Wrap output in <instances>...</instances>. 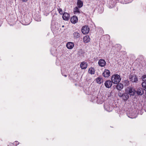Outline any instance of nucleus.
<instances>
[{
	"instance_id": "1",
	"label": "nucleus",
	"mask_w": 146,
	"mask_h": 146,
	"mask_svg": "<svg viewBox=\"0 0 146 146\" xmlns=\"http://www.w3.org/2000/svg\"><path fill=\"white\" fill-rule=\"evenodd\" d=\"M121 80L120 76L117 74L112 75L111 77V81L114 84H117L121 81Z\"/></svg>"
},
{
	"instance_id": "2",
	"label": "nucleus",
	"mask_w": 146,
	"mask_h": 146,
	"mask_svg": "<svg viewBox=\"0 0 146 146\" xmlns=\"http://www.w3.org/2000/svg\"><path fill=\"white\" fill-rule=\"evenodd\" d=\"M104 108L105 110L108 112L112 111L113 109V108L111 105L108 104H105L104 105Z\"/></svg>"
},
{
	"instance_id": "3",
	"label": "nucleus",
	"mask_w": 146,
	"mask_h": 146,
	"mask_svg": "<svg viewBox=\"0 0 146 146\" xmlns=\"http://www.w3.org/2000/svg\"><path fill=\"white\" fill-rule=\"evenodd\" d=\"M90 31V29L88 26H83L81 30L82 33L84 34L88 33Z\"/></svg>"
},
{
	"instance_id": "4",
	"label": "nucleus",
	"mask_w": 146,
	"mask_h": 146,
	"mask_svg": "<svg viewBox=\"0 0 146 146\" xmlns=\"http://www.w3.org/2000/svg\"><path fill=\"white\" fill-rule=\"evenodd\" d=\"M110 72L108 70L105 69L102 74V75L104 77L107 78L110 76Z\"/></svg>"
},
{
	"instance_id": "5",
	"label": "nucleus",
	"mask_w": 146,
	"mask_h": 146,
	"mask_svg": "<svg viewBox=\"0 0 146 146\" xmlns=\"http://www.w3.org/2000/svg\"><path fill=\"white\" fill-rule=\"evenodd\" d=\"M136 91L132 88H129L127 91V93L131 96H133L135 94Z\"/></svg>"
},
{
	"instance_id": "6",
	"label": "nucleus",
	"mask_w": 146,
	"mask_h": 146,
	"mask_svg": "<svg viewBox=\"0 0 146 146\" xmlns=\"http://www.w3.org/2000/svg\"><path fill=\"white\" fill-rule=\"evenodd\" d=\"M112 83L111 81L109 80H107L105 82V86L106 88H110L112 86Z\"/></svg>"
},
{
	"instance_id": "7",
	"label": "nucleus",
	"mask_w": 146,
	"mask_h": 146,
	"mask_svg": "<svg viewBox=\"0 0 146 146\" xmlns=\"http://www.w3.org/2000/svg\"><path fill=\"white\" fill-rule=\"evenodd\" d=\"M80 31L74 32L73 34L74 38V39L80 38Z\"/></svg>"
},
{
	"instance_id": "8",
	"label": "nucleus",
	"mask_w": 146,
	"mask_h": 146,
	"mask_svg": "<svg viewBox=\"0 0 146 146\" xmlns=\"http://www.w3.org/2000/svg\"><path fill=\"white\" fill-rule=\"evenodd\" d=\"M116 86V89L119 91H121L123 88V84L121 83H118Z\"/></svg>"
},
{
	"instance_id": "9",
	"label": "nucleus",
	"mask_w": 146,
	"mask_h": 146,
	"mask_svg": "<svg viewBox=\"0 0 146 146\" xmlns=\"http://www.w3.org/2000/svg\"><path fill=\"white\" fill-rule=\"evenodd\" d=\"M106 62L103 59H100L99 60L98 64L101 67H104L106 65Z\"/></svg>"
},
{
	"instance_id": "10",
	"label": "nucleus",
	"mask_w": 146,
	"mask_h": 146,
	"mask_svg": "<svg viewBox=\"0 0 146 146\" xmlns=\"http://www.w3.org/2000/svg\"><path fill=\"white\" fill-rule=\"evenodd\" d=\"M78 21V17L75 15L73 16L70 18V21L73 24H74L76 23Z\"/></svg>"
},
{
	"instance_id": "11",
	"label": "nucleus",
	"mask_w": 146,
	"mask_h": 146,
	"mask_svg": "<svg viewBox=\"0 0 146 146\" xmlns=\"http://www.w3.org/2000/svg\"><path fill=\"white\" fill-rule=\"evenodd\" d=\"M144 90L142 88H139L137 89V90L136 91V92L137 95L141 96L144 94Z\"/></svg>"
},
{
	"instance_id": "12",
	"label": "nucleus",
	"mask_w": 146,
	"mask_h": 146,
	"mask_svg": "<svg viewBox=\"0 0 146 146\" xmlns=\"http://www.w3.org/2000/svg\"><path fill=\"white\" fill-rule=\"evenodd\" d=\"M62 18L64 20H68L70 19V15L68 13L64 12L63 14Z\"/></svg>"
},
{
	"instance_id": "13",
	"label": "nucleus",
	"mask_w": 146,
	"mask_h": 146,
	"mask_svg": "<svg viewBox=\"0 0 146 146\" xmlns=\"http://www.w3.org/2000/svg\"><path fill=\"white\" fill-rule=\"evenodd\" d=\"M66 46L68 49H71L74 46V44L73 42H68L66 44Z\"/></svg>"
},
{
	"instance_id": "14",
	"label": "nucleus",
	"mask_w": 146,
	"mask_h": 146,
	"mask_svg": "<svg viewBox=\"0 0 146 146\" xmlns=\"http://www.w3.org/2000/svg\"><path fill=\"white\" fill-rule=\"evenodd\" d=\"M130 78L131 80L133 82H136L138 81V78L136 75H133L131 76Z\"/></svg>"
},
{
	"instance_id": "15",
	"label": "nucleus",
	"mask_w": 146,
	"mask_h": 146,
	"mask_svg": "<svg viewBox=\"0 0 146 146\" xmlns=\"http://www.w3.org/2000/svg\"><path fill=\"white\" fill-rule=\"evenodd\" d=\"M129 98V95L127 93H124L122 99L125 101L127 100Z\"/></svg>"
},
{
	"instance_id": "16",
	"label": "nucleus",
	"mask_w": 146,
	"mask_h": 146,
	"mask_svg": "<svg viewBox=\"0 0 146 146\" xmlns=\"http://www.w3.org/2000/svg\"><path fill=\"white\" fill-rule=\"evenodd\" d=\"M80 67L82 69H86L87 67V63L85 62H83L80 64Z\"/></svg>"
},
{
	"instance_id": "17",
	"label": "nucleus",
	"mask_w": 146,
	"mask_h": 146,
	"mask_svg": "<svg viewBox=\"0 0 146 146\" xmlns=\"http://www.w3.org/2000/svg\"><path fill=\"white\" fill-rule=\"evenodd\" d=\"M83 40L84 43H87L90 41V38L89 36L86 35L84 37Z\"/></svg>"
},
{
	"instance_id": "18",
	"label": "nucleus",
	"mask_w": 146,
	"mask_h": 146,
	"mask_svg": "<svg viewBox=\"0 0 146 146\" xmlns=\"http://www.w3.org/2000/svg\"><path fill=\"white\" fill-rule=\"evenodd\" d=\"M77 5L78 7L79 8H81L83 5V2L81 0H78Z\"/></svg>"
},
{
	"instance_id": "19",
	"label": "nucleus",
	"mask_w": 146,
	"mask_h": 146,
	"mask_svg": "<svg viewBox=\"0 0 146 146\" xmlns=\"http://www.w3.org/2000/svg\"><path fill=\"white\" fill-rule=\"evenodd\" d=\"M24 21L26 22V25L29 24L31 23V20L29 17L28 18L26 17H24Z\"/></svg>"
},
{
	"instance_id": "20",
	"label": "nucleus",
	"mask_w": 146,
	"mask_h": 146,
	"mask_svg": "<svg viewBox=\"0 0 146 146\" xmlns=\"http://www.w3.org/2000/svg\"><path fill=\"white\" fill-rule=\"evenodd\" d=\"M122 82L123 83V85H124V86H127L129 84V81L127 80H125L122 81Z\"/></svg>"
},
{
	"instance_id": "21",
	"label": "nucleus",
	"mask_w": 146,
	"mask_h": 146,
	"mask_svg": "<svg viewBox=\"0 0 146 146\" xmlns=\"http://www.w3.org/2000/svg\"><path fill=\"white\" fill-rule=\"evenodd\" d=\"M141 85L143 87V89L145 91H146V81L143 82Z\"/></svg>"
},
{
	"instance_id": "22",
	"label": "nucleus",
	"mask_w": 146,
	"mask_h": 146,
	"mask_svg": "<svg viewBox=\"0 0 146 146\" xmlns=\"http://www.w3.org/2000/svg\"><path fill=\"white\" fill-rule=\"evenodd\" d=\"M88 72L91 74H94V69L93 68H90L88 70Z\"/></svg>"
},
{
	"instance_id": "23",
	"label": "nucleus",
	"mask_w": 146,
	"mask_h": 146,
	"mask_svg": "<svg viewBox=\"0 0 146 146\" xmlns=\"http://www.w3.org/2000/svg\"><path fill=\"white\" fill-rule=\"evenodd\" d=\"M99 100V97L98 96L97 98V103H98V104H102L104 101L103 99L102 98L101 99H100V100Z\"/></svg>"
},
{
	"instance_id": "24",
	"label": "nucleus",
	"mask_w": 146,
	"mask_h": 146,
	"mask_svg": "<svg viewBox=\"0 0 146 146\" xmlns=\"http://www.w3.org/2000/svg\"><path fill=\"white\" fill-rule=\"evenodd\" d=\"M102 80V78L101 77H98L96 79L97 82L98 84H100Z\"/></svg>"
},
{
	"instance_id": "25",
	"label": "nucleus",
	"mask_w": 146,
	"mask_h": 146,
	"mask_svg": "<svg viewBox=\"0 0 146 146\" xmlns=\"http://www.w3.org/2000/svg\"><path fill=\"white\" fill-rule=\"evenodd\" d=\"M78 7H76L74 9V12L75 13H80V11Z\"/></svg>"
},
{
	"instance_id": "26",
	"label": "nucleus",
	"mask_w": 146,
	"mask_h": 146,
	"mask_svg": "<svg viewBox=\"0 0 146 146\" xmlns=\"http://www.w3.org/2000/svg\"><path fill=\"white\" fill-rule=\"evenodd\" d=\"M141 79L143 82L146 81V74L143 75L141 77Z\"/></svg>"
},
{
	"instance_id": "27",
	"label": "nucleus",
	"mask_w": 146,
	"mask_h": 146,
	"mask_svg": "<svg viewBox=\"0 0 146 146\" xmlns=\"http://www.w3.org/2000/svg\"><path fill=\"white\" fill-rule=\"evenodd\" d=\"M19 144V142L17 141H15L13 144L12 143L11 146H17Z\"/></svg>"
},
{
	"instance_id": "28",
	"label": "nucleus",
	"mask_w": 146,
	"mask_h": 146,
	"mask_svg": "<svg viewBox=\"0 0 146 146\" xmlns=\"http://www.w3.org/2000/svg\"><path fill=\"white\" fill-rule=\"evenodd\" d=\"M58 12L61 15L62 14L63 15V11L61 9L59 8V9H58Z\"/></svg>"
},
{
	"instance_id": "29",
	"label": "nucleus",
	"mask_w": 146,
	"mask_h": 146,
	"mask_svg": "<svg viewBox=\"0 0 146 146\" xmlns=\"http://www.w3.org/2000/svg\"><path fill=\"white\" fill-rule=\"evenodd\" d=\"M118 95L119 97L121 98H122L123 95V93H121V92H119H119H118Z\"/></svg>"
},
{
	"instance_id": "30",
	"label": "nucleus",
	"mask_w": 146,
	"mask_h": 146,
	"mask_svg": "<svg viewBox=\"0 0 146 146\" xmlns=\"http://www.w3.org/2000/svg\"><path fill=\"white\" fill-rule=\"evenodd\" d=\"M117 46L119 47V49H120L121 47V46L120 44L118 45Z\"/></svg>"
},
{
	"instance_id": "31",
	"label": "nucleus",
	"mask_w": 146,
	"mask_h": 146,
	"mask_svg": "<svg viewBox=\"0 0 146 146\" xmlns=\"http://www.w3.org/2000/svg\"><path fill=\"white\" fill-rule=\"evenodd\" d=\"M24 2H27L28 0H22Z\"/></svg>"
},
{
	"instance_id": "32",
	"label": "nucleus",
	"mask_w": 146,
	"mask_h": 146,
	"mask_svg": "<svg viewBox=\"0 0 146 146\" xmlns=\"http://www.w3.org/2000/svg\"><path fill=\"white\" fill-rule=\"evenodd\" d=\"M61 72H62V75L64 76L65 77H66L67 76V75H64L62 73V70H61Z\"/></svg>"
},
{
	"instance_id": "33",
	"label": "nucleus",
	"mask_w": 146,
	"mask_h": 146,
	"mask_svg": "<svg viewBox=\"0 0 146 146\" xmlns=\"http://www.w3.org/2000/svg\"><path fill=\"white\" fill-rule=\"evenodd\" d=\"M51 25H53V22L52 21L51 24Z\"/></svg>"
},
{
	"instance_id": "34",
	"label": "nucleus",
	"mask_w": 146,
	"mask_h": 146,
	"mask_svg": "<svg viewBox=\"0 0 146 146\" xmlns=\"http://www.w3.org/2000/svg\"><path fill=\"white\" fill-rule=\"evenodd\" d=\"M62 27H64V25H62Z\"/></svg>"
}]
</instances>
